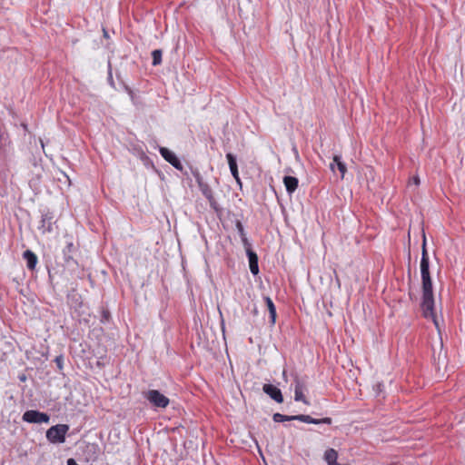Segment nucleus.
Returning a JSON list of instances; mask_svg holds the SVG:
<instances>
[{
  "mask_svg": "<svg viewBox=\"0 0 465 465\" xmlns=\"http://www.w3.org/2000/svg\"><path fill=\"white\" fill-rule=\"evenodd\" d=\"M294 383H295L294 391H303V390L305 389V385L302 381H301L299 378L296 377Z\"/></svg>",
  "mask_w": 465,
  "mask_h": 465,
  "instance_id": "22",
  "label": "nucleus"
},
{
  "mask_svg": "<svg viewBox=\"0 0 465 465\" xmlns=\"http://www.w3.org/2000/svg\"><path fill=\"white\" fill-rule=\"evenodd\" d=\"M298 179L294 176H284L283 183L288 193H292L298 187Z\"/></svg>",
  "mask_w": 465,
  "mask_h": 465,
  "instance_id": "11",
  "label": "nucleus"
},
{
  "mask_svg": "<svg viewBox=\"0 0 465 465\" xmlns=\"http://www.w3.org/2000/svg\"><path fill=\"white\" fill-rule=\"evenodd\" d=\"M54 362L56 363L57 368L59 370H62L63 369V365H64V357H63V355H59V356L55 357Z\"/></svg>",
  "mask_w": 465,
  "mask_h": 465,
  "instance_id": "25",
  "label": "nucleus"
},
{
  "mask_svg": "<svg viewBox=\"0 0 465 465\" xmlns=\"http://www.w3.org/2000/svg\"><path fill=\"white\" fill-rule=\"evenodd\" d=\"M264 302H265V304L268 308V311H269V314H270V322L273 325L275 323V321H276V308H275V305L272 302V300L266 296L264 297Z\"/></svg>",
  "mask_w": 465,
  "mask_h": 465,
  "instance_id": "14",
  "label": "nucleus"
},
{
  "mask_svg": "<svg viewBox=\"0 0 465 465\" xmlns=\"http://www.w3.org/2000/svg\"><path fill=\"white\" fill-rule=\"evenodd\" d=\"M234 179H235L236 183H237L240 186H242V182H241L240 176L238 175V178H234Z\"/></svg>",
  "mask_w": 465,
  "mask_h": 465,
  "instance_id": "27",
  "label": "nucleus"
},
{
  "mask_svg": "<svg viewBox=\"0 0 465 465\" xmlns=\"http://www.w3.org/2000/svg\"><path fill=\"white\" fill-rule=\"evenodd\" d=\"M272 420L274 422H283V421H290V420H299L305 423H311V424H331L332 420L329 417L322 418V419H314L311 417L310 415L305 414H299V415H283L281 413H274L272 415Z\"/></svg>",
  "mask_w": 465,
  "mask_h": 465,
  "instance_id": "2",
  "label": "nucleus"
},
{
  "mask_svg": "<svg viewBox=\"0 0 465 465\" xmlns=\"http://www.w3.org/2000/svg\"><path fill=\"white\" fill-rule=\"evenodd\" d=\"M74 251V245L72 242H67L66 246L63 250L64 259L65 262L68 264L71 261H73L72 253Z\"/></svg>",
  "mask_w": 465,
  "mask_h": 465,
  "instance_id": "17",
  "label": "nucleus"
},
{
  "mask_svg": "<svg viewBox=\"0 0 465 465\" xmlns=\"http://www.w3.org/2000/svg\"><path fill=\"white\" fill-rule=\"evenodd\" d=\"M250 271L253 275L259 273L258 256L254 252H248Z\"/></svg>",
  "mask_w": 465,
  "mask_h": 465,
  "instance_id": "12",
  "label": "nucleus"
},
{
  "mask_svg": "<svg viewBox=\"0 0 465 465\" xmlns=\"http://www.w3.org/2000/svg\"><path fill=\"white\" fill-rule=\"evenodd\" d=\"M110 318H111L110 312L107 309L102 308L101 320H100L101 322L105 323V322H109Z\"/></svg>",
  "mask_w": 465,
  "mask_h": 465,
  "instance_id": "21",
  "label": "nucleus"
},
{
  "mask_svg": "<svg viewBox=\"0 0 465 465\" xmlns=\"http://www.w3.org/2000/svg\"><path fill=\"white\" fill-rule=\"evenodd\" d=\"M86 451L94 460H96L100 454V448L96 443H88L86 445Z\"/></svg>",
  "mask_w": 465,
  "mask_h": 465,
  "instance_id": "18",
  "label": "nucleus"
},
{
  "mask_svg": "<svg viewBox=\"0 0 465 465\" xmlns=\"http://www.w3.org/2000/svg\"><path fill=\"white\" fill-rule=\"evenodd\" d=\"M242 242L243 244V247L245 248L246 254H248V252H253L251 247V242H249L247 236L241 237Z\"/></svg>",
  "mask_w": 465,
  "mask_h": 465,
  "instance_id": "23",
  "label": "nucleus"
},
{
  "mask_svg": "<svg viewBox=\"0 0 465 465\" xmlns=\"http://www.w3.org/2000/svg\"><path fill=\"white\" fill-rule=\"evenodd\" d=\"M20 381H25V375H22V376L20 377Z\"/></svg>",
  "mask_w": 465,
  "mask_h": 465,
  "instance_id": "29",
  "label": "nucleus"
},
{
  "mask_svg": "<svg viewBox=\"0 0 465 465\" xmlns=\"http://www.w3.org/2000/svg\"><path fill=\"white\" fill-rule=\"evenodd\" d=\"M163 52L160 49H155L152 52L153 65H159L162 63Z\"/></svg>",
  "mask_w": 465,
  "mask_h": 465,
  "instance_id": "19",
  "label": "nucleus"
},
{
  "mask_svg": "<svg viewBox=\"0 0 465 465\" xmlns=\"http://www.w3.org/2000/svg\"><path fill=\"white\" fill-rule=\"evenodd\" d=\"M22 420L28 423H48L50 416L39 411L29 410L23 414Z\"/></svg>",
  "mask_w": 465,
  "mask_h": 465,
  "instance_id": "6",
  "label": "nucleus"
},
{
  "mask_svg": "<svg viewBox=\"0 0 465 465\" xmlns=\"http://www.w3.org/2000/svg\"><path fill=\"white\" fill-rule=\"evenodd\" d=\"M262 391L276 402L282 403L283 401L282 393L281 390L276 386L272 384H264L262 387Z\"/></svg>",
  "mask_w": 465,
  "mask_h": 465,
  "instance_id": "9",
  "label": "nucleus"
},
{
  "mask_svg": "<svg viewBox=\"0 0 465 465\" xmlns=\"http://www.w3.org/2000/svg\"><path fill=\"white\" fill-rule=\"evenodd\" d=\"M412 181L416 185L420 184V178L418 176L413 177Z\"/></svg>",
  "mask_w": 465,
  "mask_h": 465,
  "instance_id": "26",
  "label": "nucleus"
},
{
  "mask_svg": "<svg viewBox=\"0 0 465 465\" xmlns=\"http://www.w3.org/2000/svg\"><path fill=\"white\" fill-rule=\"evenodd\" d=\"M54 215L50 211H45L42 213L40 223L38 225V230L41 231L42 233H50L53 232V224L54 223Z\"/></svg>",
  "mask_w": 465,
  "mask_h": 465,
  "instance_id": "7",
  "label": "nucleus"
},
{
  "mask_svg": "<svg viewBox=\"0 0 465 465\" xmlns=\"http://www.w3.org/2000/svg\"><path fill=\"white\" fill-rule=\"evenodd\" d=\"M143 397L155 408L164 409L169 405V399L157 390L143 392Z\"/></svg>",
  "mask_w": 465,
  "mask_h": 465,
  "instance_id": "5",
  "label": "nucleus"
},
{
  "mask_svg": "<svg viewBox=\"0 0 465 465\" xmlns=\"http://www.w3.org/2000/svg\"><path fill=\"white\" fill-rule=\"evenodd\" d=\"M159 152L162 157L170 164H172L175 169L179 171L183 170V164L174 153L165 147H160Z\"/></svg>",
  "mask_w": 465,
  "mask_h": 465,
  "instance_id": "8",
  "label": "nucleus"
},
{
  "mask_svg": "<svg viewBox=\"0 0 465 465\" xmlns=\"http://www.w3.org/2000/svg\"><path fill=\"white\" fill-rule=\"evenodd\" d=\"M104 35L105 37H107V36H108L107 31H106L105 29H104Z\"/></svg>",
  "mask_w": 465,
  "mask_h": 465,
  "instance_id": "28",
  "label": "nucleus"
},
{
  "mask_svg": "<svg viewBox=\"0 0 465 465\" xmlns=\"http://www.w3.org/2000/svg\"><path fill=\"white\" fill-rule=\"evenodd\" d=\"M294 400L296 401H302L306 405L310 404V402L307 401V399L303 395V391H294Z\"/></svg>",
  "mask_w": 465,
  "mask_h": 465,
  "instance_id": "20",
  "label": "nucleus"
},
{
  "mask_svg": "<svg viewBox=\"0 0 465 465\" xmlns=\"http://www.w3.org/2000/svg\"><path fill=\"white\" fill-rule=\"evenodd\" d=\"M68 430L69 426L66 424L52 426L46 430V439L52 443H64Z\"/></svg>",
  "mask_w": 465,
  "mask_h": 465,
  "instance_id": "4",
  "label": "nucleus"
},
{
  "mask_svg": "<svg viewBox=\"0 0 465 465\" xmlns=\"http://www.w3.org/2000/svg\"><path fill=\"white\" fill-rule=\"evenodd\" d=\"M337 165L338 170L340 171L341 174V178L344 177V174L346 173V165L344 163L341 162V157L338 155H335L333 158V163L330 164V168L334 171V166Z\"/></svg>",
  "mask_w": 465,
  "mask_h": 465,
  "instance_id": "16",
  "label": "nucleus"
},
{
  "mask_svg": "<svg viewBox=\"0 0 465 465\" xmlns=\"http://www.w3.org/2000/svg\"><path fill=\"white\" fill-rule=\"evenodd\" d=\"M323 459L328 465H332L337 462L338 452L334 449L330 448L325 450Z\"/></svg>",
  "mask_w": 465,
  "mask_h": 465,
  "instance_id": "15",
  "label": "nucleus"
},
{
  "mask_svg": "<svg viewBox=\"0 0 465 465\" xmlns=\"http://www.w3.org/2000/svg\"><path fill=\"white\" fill-rule=\"evenodd\" d=\"M192 173H193V176L194 177L203 195L208 200L210 206L213 210L217 211L218 203L213 196V193L211 186L203 181V176L201 175L200 172L197 169L193 170Z\"/></svg>",
  "mask_w": 465,
  "mask_h": 465,
  "instance_id": "3",
  "label": "nucleus"
},
{
  "mask_svg": "<svg viewBox=\"0 0 465 465\" xmlns=\"http://www.w3.org/2000/svg\"><path fill=\"white\" fill-rule=\"evenodd\" d=\"M420 274H421V283H422V301H421V309L423 312V315L425 318L433 319L435 324L437 322L435 320V312H434V298L432 292V282L430 275V262L429 255L426 249V237L423 233V242L421 247V260H420Z\"/></svg>",
  "mask_w": 465,
  "mask_h": 465,
  "instance_id": "1",
  "label": "nucleus"
},
{
  "mask_svg": "<svg viewBox=\"0 0 465 465\" xmlns=\"http://www.w3.org/2000/svg\"><path fill=\"white\" fill-rule=\"evenodd\" d=\"M23 258L26 262V266L29 270L33 271L35 269L37 264V256L31 250H26L23 253Z\"/></svg>",
  "mask_w": 465,
  "mask_h": 465,
  "instance_id": "10",
  "label": "nucleus"
},
{
  "mask_svg": "<svg viewBox=\"0 0 465 465\" xmlns=\"http://www.w3.org/2000/svg\"><path fill=\"white\" fill-rule=\"evenodd\" d=\"M235 226H236V229L238 231V233H239L240 237L246 236V233H245V231H244V227H243L242 223L240 221L236 222Z\"/></svg>",
  "mask_w": 465,
  "mask_h": 465,
  "instance_id": "24",
  "label": "nucleus"
},
{
  "mask_svg": "<svg viewBox=\"0 0 465 465\" xmlns=\"http://www.w3.org/2000/svg\"><path fill=\"white\" fill-rule=\"evenodd\" d=\"M226 158L228 161V164H229V168H230L232 175L233 176V178H238L239 172H238L236 157L232 153H228L226 154Z\"/></svg>",
  "mask_w": 465,
  "mask_h": 465,
  "instance_id": "13",
  "label": "nucleus"
}]
</instances>
